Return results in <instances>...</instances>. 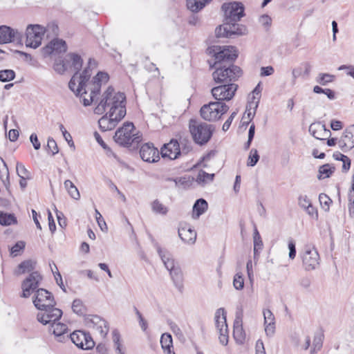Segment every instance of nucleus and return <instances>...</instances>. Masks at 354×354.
<instances>
[{
    "mask_svg": "<svg viewBox=\"0 0 354 354\" xmlns=\"http://www.w3.org/2000/svg\"><path fill=\"white\" fill-rule=\"evenodd\" d=\"M207 53L214 57L212 73L213 79L218 86L211 89V93L216 100L202 106L200 114L207 121H216L226 113L229 106L223 101L232 100L238 89V84L234 83L242 75L241 68L233 64L238 57L236 47L232 46H212Z\"/></svg>",
    "mask_w": 354,
    "mask_h": 354,
    "instance_id": "nucleus-1",
    "label": "nucleus"
},
{
    "mask_svg": "<svg viewBox=\"0 0 354 354\" xmlns=\"http://www.w3.org/2000/svg\"><path fill=\"white\" fill-rule=\"evenodd\" d=\"M36 261L32 259H28L21 262L17 269L15 270V274L20 275L26 272H30L29 275L22 281L21 288L22 293L21 297L28 298L37 288L42 280V276L37 271H34L35 269Z\"/></svg>",
    "mask_w": 354,
    "mask_h": 354,
    "instance_id": "nucleus-2",
    "label": "nucleus"
},
{
    "mask_svg": "<svg viewBox=\"0 0 354 354\" xmlns=\"http://www.w3.org/2000/svg\"><path fill=\"white\" fill-rule=\"evenodd\" d=\"M126 115V96L118 94L113 102L109 113L104 115L99 120L98 124L102 131H106L115 128L116 124Z\"/></svg>",
    "mask_w": 354,
    "mask_h": 354,
    "instance_id": "nucleus-3",
    "label": "nucleus"
},
{
    "mask_svg": "<svg viewBox=\"0 0 354 354\" xmlns=\"http://www.w3.org/2000/svg\"><path fill=\"white\" fill-rule=\"evenodd\" d=\"M189 131L195 143L200 146L206 145L212 138L215 130L214 126L196 119L189 120Z\"/></svg>",
    "mask_w": 354,
    "mask_h": 354,
    "instance_id": "nucleus-4",
    "label": "nucleus"
},
{
    "mask_svg": "<svg viewBox=\"0 0 354 354\" xmlns=\"http://www.w3.org/2000/svg\"><path fill=\"white\" fill-rule=\"evenodd\" d=\"M238 21H223V24L216 28L215 34L216 37L232 38L234 36L243 35L247 33V28Z\"/></svg>",
    "mask_w": 354,
    "mask_h": 354,
    "instance_id": "nucleus-5",
    "label": "nucleus"
},
{
    "mask_svg": "<svg viewBox=\"0 0 354 354\" xmlns=\"http://www.w3.org/2000/svg\"><path fill=\"white\" fill-rule=\"evenodd\" d=\"M224 12V21H239L245 15V8L243 4L239 1H232L225 3L221 6Z\"/></svg>",
    "mask_w": 354,
    "mask_h": 354,
    "instance_id": "nucleus-6",
    "label": "nucleus"
},
{
    "mask_svg": "<svg viewBox=\"0 0 354 354\" xmlns=\"http://www.w3.org/2000/svg\"><path fill=\"white\" fill-rule=\"evenodd\" d=\"M56 304L47 305V306L42 307L39 313L37 315V319L43 325L52 324L53 322H58L62 315L63 312L61 309L55 308Z\"/></svg>",
    "mask_w": 354,
    "mask_h": 354,
    "instance_id": "nucleus-7",
    "label": "nucleus"
},
{
    "mask_svg": "<svg viewBox=\"0 0 354 354\" xmlns=\"http://www.w3.org/2000/svg\"><path fill=\"white\" fill-rule=\"evenodd\" d=\"M44 32V28L40 25H28L26 31V46L32 48L39 47L41 44Z\"/></svg>",
    "mask_w": 354,
    "mask_h": 354,
    "instance_id": "nucleus-8",
    "label": "nucleus"
},
{
    "mask_svg": "<svg viewBox=\"0 0 354 354\" xmlns=\"http://www.w3.org/2000/svg\"><path fill=\"white\" fill-rule=\"evenodd\" d=\"M69 337L73 343L82 350H90L95 345L91 334L84 330H75Z\"/></svg>",
    "mask_w": 354,
    "mask_h": 354,
    "instance_id": "nucleus-9",
    "label": "nucleus"
},
{
    "mask_svg": "<svg viewBox=\"0 0 354 354\" xmlns=\"http://www.w3.org/2000/svg\"><path fill=\"white\" fill-rule=\"evenodd\" d=\"M303 266L307 271L315 270L319 265V254L317 250L313 247H306L301 255Z\"/></svg>",
    "mask_w": 354,
    "mask_h": 354,
    "instance_id": "nucleus-10",
    "label": "nucleus"
},
{
    "mask_svg": "<svg viewBox=\"0 0 354 354\" xmlns=\"http://www.w3.org/2000/svg\"><path fill=\"white\" fill-rule=\"evenodd\" d=\"M84 322L88 328L97 330L103 337H106L109 332L108 322L98 315H86L84 317Z\"/></svg>",
    "mask_w": 354,
    "mask_h": 354,
    "instance_id": "nucleus-11",
    "label": "nucleus"
},
{
    "mask_svg": "<svg viewBox=\"0 0 354 354\" xmlns=\"http://www.w3.org/2000/svg\"><path fill=\"white\" fill-rule=\"evenodd\" d=\"M35 295L33 297V304L37 309L47 305L56 304L53 295L44 288H36Z\"/></svg>",
    "mask_w": 354,
    "mask_h": 354,
    "instance_id": "nucleus-12",
    "label": "nucleus"
},
{
    "mask_svg": "<svg viewBox=\"0 0 354 354\" xmlns=\"http://www.w3.org/2000/svg\"><path fill=\"white\" fill-rule=\"evenodd\" d=\"M158 149L151 142L142 145L140 149V156L142 160L147 162H156L160 160Z\"/></svg>",
    "mask_w": 354,
    "mask_h": 354,
    "instance_id": "nucleus-13",
    "label": "nucleus"
},
{
    "mask_svg": "<svg viewBox=\"0 0 354 354\" xmlns=\"http://www.w3.org/2000/svg\"><path fill=\"white\" fill-rule=\"evenodd\" d=\"M21 39L22 35L19 31L8 26H0V44L20 41Z\"/></svg>",
    "mask_w": 354,
    "mask_h": 354,
    "instance_id": "nucleus-14",
    "label": "nucleus"
},
{
    "mask_svg": "<svg viewBox=\"0 0 354 354\" xmlns=\"http://www.w3.org/2000/svg\"><path fill=\"white\" fill-rule=\"evenodd\" d=\"M180 143L174 139L171 140L169 143L165 144L161 148V155L163 158H169L170 160H175L180 156Z\"/></svg>",
    "mask_w": 354,
    "mask_h": 354,
    "instance_id": "nucleus-15",
    "label": "nucleus"
},
{
    "mask_svg": "<svg viewBox=\"0 0 354 354\" xmlns=\"http://www.w3.org/2000/svg\"><path fill=\"white\" fill-rule=\"evenodd\" d=\"M338 143L339 147L344 152L354 147V124L344 131Z\"/></svg>",
    "mask_w": 354,
    "mask_h": 354,
    "instance_id": "nucleus-16",
    "label": "nucleus"
},
{
    "mask_svg": "<svg viewBox=\"0 0 354 354\" xmlns=\"http://www.w3.org/2000/svg\"><path fill=\"white\" fill-rule=\"evenodd\" d=\"M49 332L52 333L59 342H64L69 337L68 335H66L68 333V326L66 324L61 322H53L50 325Z\"/></svg>",
    "mask_w": 354,
    "mask_h": 354,
    "instance_id": "nucleus-17",
    "label": "nucleus"
},
{
    "mask_svg": "<svg viewBox=\"0 0 354 354\" xmlns=\"http://www.w3.org/2000/svg\"><path fill=\"white\" fill-rule=\"evenodd\" d=\"M79 84L76 89V96L82 97V95L86 94V86L91 75V70L89 66L86 67L82 73L78 74Z\"/></svg>",
    "mask_w": 354,
    "mask_h": 354,
    "instance_id": "nucleus-18",
    "label": "nucleus"
},
{
    "mask_svg": "<svg viewBox=\"0 0 354 354\" xmlns=\"http://www.w3.org/2000/svg\"><path fill=\"white\" fill-rule=\"evenodd\" d=\"M215 322L216 327L219 330V334L228 335L226 312L223 308H220L216 311Z\"/></svg>",
    "mask_w": 354,
    "mask_h": 354,
    "instance_id": "nucleus-19",
    "label": "nucleus"
},
{
    "mask_svg": "<svg viewBox=\"0 0 354 354\" xmlns=\"http://www.w3.org/2000/svg\"><path fill=\"white\" fill-rule=\"evenodd\" d=\"M155 247L162 261L169 272L178 266L173 259L172 255L167 250H162L158 243L155 244Z\"/></svg>",
    "mask_w": 354,
    "mask_h": 354,
    "instance_id": "nucleus-20",
    "label": "nucleus"
},
{
    "mask_svg": "<svg viewBox=\"0 0 354 354\" xmlns=\"http://www.w3.org/2000/svg\"><path fill=\"white\" fill-rule=\"evenodd\" d=\"M309 132L317 140H325L326 138H322V136L330 135V131L326 129V125L320 122L311 124L309 127Z\"/></svg>",
    "mask_w": 354,
    "mask_h": 354,
    "instance_id": "nucleus-21",
    "label": "nucleus"
},
{
    "mask_svg": "<svg viewBox=\"0 0 354 354\" xmlns=\"http://www.w3.org/2000/svg\"><path fill=\"white\" fill-rule=\"evenodd\" d=\"M118 94H124V93H121V92L115 93L113 87L111 86H109L106 88V90L103 93V94L102 95V98H101L100 102L98 103V104L101 105L102 106H104V108L106 109L109 106L111 108L113 106V102L115 100V97Z\"/></svg>",
    "mask_w": 354,
    "mask_h": 354,
    "instance_id": "nucleus-22",
    "label": "nucleus"
},
{
    "mask_svg": "<svg viewBox=\"0 0 354 354\" xmlns=\"http://www.w3.org/2000/svg\"><path fill=\"white\" fill-rule=\"evenodd\" d=\"M66 58L68 59V68L73 69L75 75H78L83 64L81 56L75 53H69L66 55Z\"/></svg>",
    "mask_w": 354,
    "mask_h": 354,
    "instance_id": "nucleus-23",
    "label": "nucleus"
},
{
    "mask_svg": "<svg viewBox=\"0 0 354 354\" xmlns=\"http://www.w3.org/2000/svg\"><path fill=\"white\" fill-rule=\"evenodd\" d=\"M178 236L183 241L187 243H194L196 232L189 226L181 227L178 229Z\"/></svg>",
    "mask_w": 354,
    "mask_h": 354,
    "instance_id": "nucleus-24",
    "label": "nucleus"
},
{
    "mask_svg": "<svg viewBox=\"0 0 354 354\" xmlns=\"http://www.w3.org/2000/svg\"><path fill=\"white\" fill-rule=\"evenodd\" d=\"M208 208V203L204 198L197 199L192 208V218L198 219L202 214H203Z\"/></svg>",
    "mask_w": 354,
    "mask_h": 354,
    "instance_id": "nucleus-25",
    "label": "nucleus"
},
{
    "mask_svg": "<svg viewBox=\"0 0 354 354\" xmlns=\"http://www.w3.org/2000/svg\"><path fill=\"white\" fill-rule=\"evenodd\" d=\"M169 274L176 288H178L180 292H182L183 289V275L180 266H177L170 270Z\"/></svg>",
    "mask_w": 354,
    "mask_h": 354,
    "instance_id": "nucleus-26",
    "label": "nucleus"
},
{
    "mask_svg": "<svg viewBox=\"0 0 354 354\" xmlns=\"http://www.w3.org/2000/svg\"><path fill=\"white\" fill-rule=\"evenodd\" d=\"M254 234H253V242H254V259L257 260L259 259L260 252L262 250L263 244L261 237V235L257 228L256 225H254Z\"/></svg>",
    "mask_w": 354,
    "mask_h": 354,
    "instance_id": "nucleus-27",
    "label": "nucleus"
},
{
    "mask_svg": "<svg viewBox=\"0 0 354 354\" xmlns=\"http://www.w3.org/2000/svg\"><path fill=\"white\" fill-rule=\"evenodd\" d=\"M160 344L165 354H175L172 351V337L169 333H163L160 338Z\"/></svg>",
    "mask_w": 354,
    "mask_h": 354,
    "instance_id": "nucleus-28",
    "label": "nucleus"
},
{
    "mask_svg": "<svg viewBox=\"0 0 354 354\" xmlns=\"http://www.w3.org/2000/svg\"><path fill=\"white\" fill-rule=\"evenodd\" d=\"M212 0H187V7L192 12L201 10Z\"/></svg>",
    "mask_w": 354,
    "mask_h": 354,
    "instance_id": "nucleus-29",
    "label": "nucleus"
},
{
    "mask_svg": "<svg viewBox=\"0 0 354 354\" xmlns=\"http://www.w3.org/2000/svg\"><path fill=\"white\" fill-rule=\"evenodd\" d=\"M17 223V219L14 214L0 211V224L1 225L8 226Z\"/></svg>",
    "mask_w": 354,
    "mask_h": 354,
    "instance_id": "nucleus-30",
    "label": "nucleus"
},
{
    "mask_svg": "<svg viewBox=\"0 0 354 354\" xmlns=\"http://www.w3.org/2000/svg\"><path fill=\"white\" fill-rule=\"evenodd\" d=\"M135 129V127L132 122H127L123 126L119 128L115 133L113 136V139H118L121 140L120 136L122 135V133L124 132L126 134L131 136L133 134V131Z\"/></svg>",
    "mask_w": 354,
    "mask_h": 354,
    "instance_id": "nucleus-31",
    "label": "nucleus"
},
{
    "mask_svg": "<svg viewBox=\"0 0 354 354\" xmlns=\"http://www.w3.org/2000/svg\"><path fill=\"white\" fill-rule=\"evenodd\" d=\"M101 91V86L92 84V88H91L90 93V99H87L85 97L82 96V103L84 106H90L92 102H95V98L96 96L100 95Z\"/></svg>",
    "mask_w": 354,
    "mask_h": 354,
    "instance_id": "nucleus-32",
    "label": "nucleus"
},
{
    "mask_svg": "<svg viewBox=\"0 0 354 354\" xmlns=\"http://www.w3.org/2000/svg\"><path fill=\"white\" fill-rule=\"evenodd\" d=\"M335 167L334 166H331L330 164H325L319 167L317 178L321 180L326 178H329L330 175L335 172Z\"/></svg>",
    "mask_w": 354,
    "mask_h": 354,
    "instance_id": "nucleus-33",
    "label": "nucleus"
},
{
    "mask_svg": "<svg viewBox=\"0 0 354 354\" xmlns=\"http://www.w3.org/2000/svg\"><path fill=\"white\" fill-rule=\"evenodd\" d=\"M64 188L68 192V194L75 200H79L80 194L78 189L70 180H66L64 183Z\"/></svg>",
    "mask_w": 354,
    "mask_h": 354,
    "instance_id": "nucleus-34",
    "label": "nucleus"
},
{
    "mask_svg": "<svg viewBox=\"0 0 354 354\" xmlns=\"http://www.w3.org/2000/svg\"><path fill=\"white\" fill-rule=\"evenodd\" d=\"M51 46L55 53H65L67 50L66 42L62 39L56 38L53 39L51 41Z\"/></svg>",
    "mask_w": 354,
    "mask_h": 354,
    "instance_id": "nucleus-35",
    "label": "nucleus"
},
{
    "mask_svg": "<svg viewBox=\"0 0 354 354\" xmlns=\"http://www.w3.org/2000/svg\"><path fill=\"white\" fill-rule=\"evenodd\" d=\"M53 68L57 73L64 74L68 69V59H57L54 63Z\"/></svg>",
    "mask_w": 354,
    "mask_h": 354,
    "instance_id": "nucleus-36",
    "label": "nucleus"
},
{
    "mask_svg": "<svg viewBox=\"0 0 354 354\" xmlns=\"http://www.w3.org/2000/svg\"><path fill=\"white\" fill-rule=\"evenodd\" d=\"M152 211L157 214L165 216L168 212V208L160 203L158 199L154 200L151 204Z\"/></svg>",
    "mask_w": 354,
    "mask_h": 354,
    "instance_id": "nucleus-37",
    "label": "nucleus"
},
{
    "mask_svg": "<svg viewBox=\"0 0 354 354\" xmlns=\"http://www.w3.org/2000/svg\"><path fill=\"white\" fill-rule=\"evenodd\" d=\"M109 80V75L107 73L99 71L93 77L91 81L92 84L102 86V84L106 83Z\"/></svg>",
    "mask_w": 354,
    "mask_h": 354,
    "instance_id": "nucleus-38",
    "label": "nucleus"
},
{
    "mask_svg": "<svg viewBox=\"0 0 354 354\" xmlns=\"http://www.w3.org/2000/svg\"><path fill=\"white\" fill-rule=\"evenodd\" d=\"M242 313H236V319L234 322V337L236 339L237 335L239 333L240 336L242 334Z\"/></svg>",
    "mask_w": 354,
    "mask_h": 354,
    "instance_id": "nucleus-39",
    "label": "nucleus"
},
{
    "mask_svg": "<svg viewBox=\"0 0 354 354\" xmlns=\"http://www.w3.org/2000/svg\"><path fill=\"white\" fill-rule=\"evenodd\" d=\"M335 79V76L329 73H319L316 77V82L322 85L326 86L328 83L333 82Z\"/></svg>",
    "mask_w": 354,
    "mask_h": 354,
    "instance_id": "nucleus-40",
    "label": "nucleus"
},
{
    "mask_svg": "<svg viewBox=\"0 0 354 354\" xmlns=\"http://www.w3.org/2000/svg\"><path fill=\"white\" fill-rule=\"evenodd\" d=\"M214 176V174H208L203 170H201L197 176L196 182L198 184H205L208 181L212 182Z\"/></svg>",
    "mask_w": 354,
    "mask_h": 354,
    "instance_id": "nucleus-41",
    "label": "nucleus"
},
{
    "mask_svg": "<svg viewBox=\"0 0 354 354\" xmlns=\"http://www.w3.org/2000/svg\"><path fill=\"white\" fill-rule=\"evenodd\" d=\"M72 310L75 314L81 316L84 315L86 307L81 299H75L72 304Z\"/></svg>",
    "mask_w": 354,
    "mask_h": 354,
    "instance_id": "nucleus-42",
    "label": "nucleus"
},
{
    "mask_svg": "<svg viewBox=\"0 0 354 354\" xmlns=\"http://www.w3.org/2000/svg\"><path fill=\"white\" fill-rule=\"evenodd\" d=\"M324 339V333L322 330L317 331L315 333L313 342V351H319L322 347Z\"/></svg>",
    "mask_w": 354,
    "mask_h": 354,
    "instance_id": "nucleus-43",
    "label": "nucleus"
},
{
    "mask_svg": "<svg viewBox=\"0 0 354 354\" xmlns=\"http://www.w3.org/2000/svg\"><path fill=\"white\" fill-rule=\"evenodd\" d=\"M15 72L11 69H4L0 71V82H7L11 81L15 77Z\"/></svg>",
    "mask_w": 354,
    "mask_h": 354,
    "instance_id": "nucleus-44",
    "label": "nucleus"
},
{
    "mask_svg": "<svg viewBox=\"0 0 354 354\" xmlns=\"http://www.w3.org/2000/svg\"><path fill=\"white\" fill-rule=\"evenodd\" d=\"M313 92L317 94L324 93L329 100H334L335 97L334 91L330 88H323L317 85L313 87Z\"/></svg>",
    "mask_w": 354,
    "mask_h": 354,
    "instance_id": "nucleus-45",
    "label": "nucleus"
},
{
    "mask_svg": "<svg viewBox=\"0 0 354 354\" xmlns=\"http://www.w3.org/2000/svg\"><path fill=\"white\" fill-rule=\"evenodd\" d=\"M253 104V102H249L246 106V110L245 112V114H247V118L249 119L250 121H252L255 115L256 110L259 105V100L256 102L254 107H252Z\"/></svg>",
    "mask_w": 354,
    "mask_h": 354,
    "instance_id": "nucleus-46",
    "label": "nucleus"
},
{
    "mask_svg": "<svg viewBox=\"0 0 354 354\" xmlns=\"http://www.w3.org/2000/svg\"><path fill=\"white\" fill-rule=\"evenodd\" d=\"M260 156L258 153V151L256 149H252L248 156L247 165L250 167H254L257 165L259 160Z\"/></svg>",
    "mask_w": 354,
    "mask_h": 354,
    "instance_id": "nucleus-47",
    "label": "nucleus"
},
{
    "mask_svg": "<svg viewBox=\"0 0 354 354\" xmlns=\"http://www.w3.org/2000/svg\"><path fill=\"white\" fill-rule=\"evenodd\" d=\"M180 156L187 155L189 151L192 150L191 143L186 139L180 140Z\"/></svg>",
    "mask_w": 354,
    "mask_h": 354,
    "instance_id": "nucleus-48",
    "label": "nucleus"
},
{
    "mask_svg": "<svg viewBox=\"0 0 354 354\" xmlns=\"http://www.w3.org/2000/svg\"><path fill=\"white\" fill-rule=\"evenodd\" d=\"M233 285L235 289L242 290L244 287L243 275L241 272H237L233 279Z\"/></svg>",
    "mask_w": 354,
    "mask_h": 354,
    "instance_id": "nucleus-49",
    "label": "nucleus"
},
{
    "mask_svg": "<svg viewBox=\"0 0 354 354\" xmlns=\"http://www.w3.org/2000/svg\"><path fill=\"white\" fill-rule=\"evenodd\" d=\"M26 243L23 241H17L10 249V254L14 257L19 255V252L25 248Z\"/></svg>",
    "mask_w": 354,
    "mask_h": 354,
    "instance_id": "nucleus-50",
    "label": "nucleus"
},
{
    "mask_svg": "<svg viewBox=\"0 0 354 354\" xmlns=\"http://www.w3.org/2000/svg\"><path fill=\"white\" fill-rule=\"evenodd\" d=\"M16 170L17 175L20 177H24L25 178H30V172L26 169L25 166L19 162H17Z\"/></svg>",
    "mask_w": 354,
    "mask_h": 354,
    "instance_id": "nucleus-51",
    "label": "nucleus"
},
{
    "mask_svg": "<svg viewBox=\"0 0 354 354\" xmlns=\"http://www.w3.org/2000/svg\"><path fill=\"white\" fill-rule=\"evenodd\" d=\"M53 264L54 266V268L56 269V272H53V275L55 277V280L56 281V283L59 286V288L64 292H66V289L65 286L64 285L62 277L60 274V272L58 270V268L57 266L55 264V263L53 261Z\"/></svg>",
    "mask_w": 354,
    "mask_h": 354,
    "instance_id": "nucleus-52",
    "label": "nucleus"
},
{
    "mask_svg": "<svg viewBox=\"0 0 354 354\" xmlns=\"http://www.w3.org/2000/svg\"><path fill=\"white\" fill-rule=\"evenodd\" d=\"M120 138L121 139V140L114 139L115 142L120 146L127 148L129 147V141L131 140V136L122 132V135L120 136Z\"/></svg>",
    "mask_w": 354,
    "mask_h": 354,
    "instance_id": "nucleus-53",
    "label": "nucleus"
},
{
    "mask_svg": "<svg viewBox=\"0 0 354 354\" xmlns=\"http://www.w3.org/2000/svg\"><path fill=\"white\" fill-rule=\"evenodd\" d=\"M142 140V135H140L139 133H133L131 136V140L129 141L130 145L129 147L131 149H134L138 147V144Z\"/></svg>",
    "mask_w": 354,
    "mask_h": 354,
    "instance_id": "nucleus-54",
    "label": "nucleus"
},
{
    "mask_svg": "<svg viewBox=\"0 0 354 354\" xmlns=\"http://www.w3.org/2000/svg\"><path fill=\"white\" fill-rule=\"evenodd\" d=\"M112 339L116 346V351H118L119 353H123L121 350V344L120 343V335L118 330H113L112 332Z\"/></svg>",
    "mask_w": 354,
    "mask_h": 354,
    "instance_id": "nucleus-55",
    "label": "nucleus"
},
{
    "mask_svg": "<svg viewBox=\"0 0 354 354\" xmlns=\"http://www.w3.org/2000/svg\"><path fill=\"white\" fill-rule=\"evenodd\" d=\"M48 151L52 152V155H55L59 152L57 145L53 138H48L47 142Z\"/></svg>",
    "mask_w": 354,
    "mask_h": 354,
    "instance_id": "nucleus-56",
    "label": "nucleus"
},
{
    "mask_svg": "<svg viewBox=\"0 0 354 354\" xmlns=\"http://www.w3.org/2000/svg\"><path fill=\"white\" fill-rule=\"evenodd\" d=\"M167 180L174 181L176 186L182 185L184 187L186 186H188L190 183V180L189 179H187V178L185 176L180 177V178H174V179L168 178Z\"/></svg>",
    "mask_w": 354,
    "mask_h": 354,
    "instance_id": "nucleus-57",
    "label": "nucleus"
},
{
    "mask_svg": "<svg viewBox=\"0 0 354 354\" xmlns=\"http://www.w3.org/2000/svg\"><path fill=\"white\" fill-rule=\"evenodd\" d=\"M288 249H289V254L288 257L290 259H294L296 257V245L295 242L291 239L288 241Z\"/></svg>",
    "mask_w": 354,
    "mask_h": 354,
    "instance_id": "nucleus-58",
    "label": "nucleus"
},
{
    "mask_svg": "<svg viewBox=\"0 0 354 354\" xmlns=\"http://www.w3.org/2000/svg\"><path fill=\"white\" fill-rule=\"evenodd\" d=\"M264 324L274 323V317L271 310L266 309L263 310Z\"/></svg>",
    "mask_w": 354,
    "mask_h": 354,
    "instance_id": "nucleus-59",
    "label": "nucleus"
},
{
    "mask_svg": "<svg viewBox=\"0 0 354 354\" xmlns=\"http://www.w3.org/2000/svg\"><path fill=\"white\" fill-rule=\"evenodd\" d=\"M320 203L324 204L326 207V209H329V205L332 203V200L325 194H320L319 196Z\"/></svg>",
    "mask_w": 354,
    "mask_h": 354,
    "instance_id": "nucleus-60",
    "label": "nucleus"
},
{
    "mask_svg": "<svg viewBox=\"0 0 354 354\" xmlns=\"http://www.w3.org/2000/svg\"><path fill=\"white\" fill-rule=\"evenodd\" d=\"M274 70L272 66H262L261 68V73L260 75L263 76H269L274 73Z\"/></svg>",
    "mask_w": 354,
    "mask_h": 354,
    "instance_id": "nucleus-61",
    "label": "nucleus"
},
{
    "mask_svg": "<svg viewBox=\"0 0 354 354\" xmlns=\"http://www.w3.org/2000/svg\"><path fill=\"white\" fill-rule=\"evenodd\" d=\"M30 141L32 144V146L35 150H38L41 147L40 142L38 140L37 136L36 133H32L30 136Z\"/></svg>",
    "mask_w": 354,
    "mask_h": 354,
    "instance_id": "nucleus-62",
    "label": "nucleus"
},
{
    "mask_svg": "<svg viewBox=\"0 0 354 354\" xmlns=\"http://www.w3.org/2000/svg\"><path fill=\"white\" fill-rule=\"evenodd\" d=\"M236 115V112H233L230 115V116L228 118V119L224 122V124L223 125V127H222V129L224 131H227L229 129V128H230V125H231L234 118H235Z\"/></svg>",
    "mask_w": 354,
    "mask_h": 354,
    "instance_id": "nucleus-63",
    "label": "nucleus"
},
{
    "mask_svg": "<svg viewBox=\"0 0 354 354\" xmlns=\"http://www.w3.org/2000/svg\"><path fill=\"white\" fill-rule=\"evenodd\" d=\"M41 53L44 57L49 56L54 53L53 48L51 46V41H50L48 45L42 48Z\"/></svg>",
    "mask_w": 354,
    "mask_h": 354,
    "instance_id": "nucleus-64",
    "label": "nucleus"
}]
</instances>
